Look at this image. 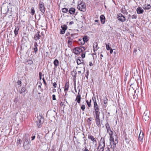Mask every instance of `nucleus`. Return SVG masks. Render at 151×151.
I'll list each match as a JSON object with an SVG mask.
<instances>
[{"mask_svg": "<svg viewBox=\"0 0 151 151\" xmlns=\"http://www.w3.org/2000/svg\"><path fill=\"white\" fill-rule=\"evenodd\" d=\"M121 12L124 14H127L128 13V12H127V9L124 6H122L121 10Z\"/></svg>", "mask_w": 151, "mask_h": 151, "instance_id": "18", "label": "nucleus"}, {"mask_svg": "<svg viewBox=\"0 0 151 151\" xmlns=\"http://www.w3.org/2000/svg\"><path fill=\"white\" fill-rule=\"evenodd\" d=\"M53 63L55 67H56L59 65V62L58 60L57 59H55L53 62Z\"/></svg>", "mask_w": 151, "mask_h": 151, "instance_id": "29", "label": "nucleus"}, {"mask_svg": "<svg viewBox=\"0 0 151 151\" xmlns=\"http://www.w3.org/2000/svg\"><path fill=\"white\" fill-rule=\"evenodd\" d=\"M105 146V142L104 140H103L102 139L100 140L99 145L98 148L99 151H104V147Z\"/></svg>", "mask_w": 151, "mask_h": 151, "instance_id": "5", "label": "nucleus"}, {"mask_svg": "<svg viewBox=\"0 0 151 151\" xmlns=\"http://www.w3.org/2000/svg\"><path fill=\"white\" fill-rule=\"evenodd\" d=\"M109 50L110 53L111 54L113 52V50L112 48H111V49Z\"/></svg>", "mask_w": 151, "mask_h": 151, "instance_id": "56", "label": "nucleus"}, {"mask_svg": "<svg viewBox=\"0 0 151 151\" xmlns=\"http://www.w3.org/2000/svg\"><path fill=\"white\" fill-rule=\"evenodd\" d=\"M76 61L77 62V64L78 65L82 64L83 65V69L84 71H85V67L84 65L85 63L83 62V60L82 59L81 57H78L76 59Z\"/></svg>", "mask_w": 151, "mask_h": 151, "instance_id": "7", "label": "nucleus"}, {"mask_svg": "<svg viewBox=\"0 0 151 151\" xmlns=\"http://www.w3.org/2000/svg\"><path fill=\"white\" fill-rule=\"evenodd\" d=\"M25 87H23L21 88V89H19V92L21 94L24 92L25 91Z\"/></svg>", "mask_w": 151, "mask_h": 151, "instance_id": "28", "label": "nucleus"}, {"mask_svg": "<svg viewBox=\"0 0 151 151\" xmlns=\"http://www.w3.org/2000/svg\"><path fill=\"white\" fill-rule=\"evenodd\" d=\"M39 77L40 79H41L42 78V73L41 72H40L39 73Z\"/></svg>", "mask_w": 151, "mask_h": 151, "instance_id": "55", "label": "nucleus"}, {"mask_svg": "<svg viewBox=\"0 0 151 151\" xmlns=\"http://www.w3.org/2000/svg\"><path fill=\"white\" fill-rule=\"evenodd\" d=\"M62 29H61L60 34H63L65 32V31L67 29V27L65 26H63V27L61 26Z\"/></svg>", "mask_w": 151, "mask_h": 151, "instance_id": "19", "label": "nucleus"}, {"mask_svg": "<svg viewBox=\"0 0 151 151\" xmlns=\"http://www.w3.org/2000/svg\"><path fill=\"white\" fill-rule=\"evenodd\" d=\"M91 99H90V100L89 101L88 100L86 101V102L88 106L89 107H90L91 106Z\"/></svg>", "mask_w": 151, "mask_h": 151, "instance_id": "39", "label": "nucleus"}, {"mask_svg": "<svg viewBox=\"0 0 151 151\" xmlns=\"http://www.w3.org/2000/svg\"><path fill=\"white\" fill-rule=\"evenodd\" d=\"M143 8L145 10H148L150 9L151 8V6L149 4H145L143 5Z\"/></svg>", "mask_w": 151, "mask_h": 151, "instance_id": "23", "label": "nucleus"}, {"mask_svg": "<svg viewBox=\"0 0 151 151\" xmlns=\"http://www.w3.org/2000/svg\"><path fill=\"white\" fill-rule=\"evenodd\" d=\"M35 134L34 135L33 134H32V137H31L32 138V140H33L35 139Z\"/></svg>", "mask_w": 151, "mask_h": 151, "instance_id": "49", "label": "nucleus"}, {"mask_svg": "<svg viewBox=\"0 0 151 151\" xmlns=\"http://www.w3.org/2000/svg\"><path fill=\"white\" fill-rule=\"evenodd\" d=\"M76 74L77 72L76 71L73 70L72 73V75L74 79H75L76 77Z\"/></svg>", "mask_w": 151, "mask_h": 151, "instance_id": "33", "label": "nucleus"}, {"mask_svg": "<svg viewBox=\"0 0 151 151\" xmlns=\"http://www.w3.org/2000/svg\"><path fill=\"white\" fill-rule=\"evenodd\" d=\"M125 141L126 142L127 144H129V140L127 138H126L125 139Z\"/></svg>", "mask_w": 151, "mask_h": 151, "instance_id": "50", "label": "nucleus"}, {"mask_svg": "<svg viewBox=\"0 0 151 151\" xmlns=\"http://www.w3.org/2000/svg\"><path fill=\"white\" fill-rule=\"evenodd\" d=\"M17 83L18 85H20V86L21 85V83H22V82H21V81H20V80H18Z\"/></svg>", "mask_w": 151, "mask_h": 151, "instance_id": "51", "label": "nucleus"}, {"mask_svg": "<svg viewBox=\"0 0 151 151\" xmlns=\"http://www.w3.org/2000/svg\"><path fill=\"white\" fill-rule=\"evenodd\" d=\"M30 13L32 15H34L35 14V11L34 7H32L30 9Z\"/></svg>", "mask_w": 151, "mask_h": 151, "instance_id": "30", "label": "nucleus"}, {"mask_svg": "<svg viewBox=\"0 0 151 151\" xmlns=\"http://www.w3.org/2000/svg\"><path fill=\"white\" fill-rule=\"evenodd\" d=\"M93 100V103H94V106H99L98 104L97 103L96 101V99H93V98H92Z\"/></svg>", "mask_w": 151, "mask_h": 151, "instance_id": "38", "label": "nucleus"}, {"mask_svg": "<svg viewBox=\"0 0 151 151\" xmlns=\"http://www.w3.org/2000/svg\"><path fill=\"white\" fill-rule=\"evenodd\" d=\"M39 33V32H37L34 36V39L36 41L40 39V36Z\"/></svg>", "mask_w": 151, "mask_h": 151, "instance_id": "22", "label": "nucleus"}, {"mask_svg": "<svg viewBox=\"0 0 151 151\" xmlns=\"http://www.w3.org/2000/svg\"><path fill=\"white\" fill-rule=\"evenodd\" d=\"M92 119L93 118H91V117H89V118L88 119L89 121H91L92 120Z\"/></svg>", "mask_w": 151, "mask_h": 151, "instance_id": "58", "label": "nucleus"}, {"mask_svg": "<svg viewBox=\"0 0 151 151\" xmlns=\"http://www.w3.org/2000/svg\"><path fill=\"white\" fill-rule=\"evenodd\" d=\"M1 10L2 12L4 14H6L9 11L8 6H7V7L3 8L2 9L1 8Z\"/></svg>", "mask_w": 151, "mask_h": 151, "instance_id": "16", "label": "nucleus"}, {"mask_svg": "<svg viewBox=\"0 0 151 151\" xmlns=\"http://www.w3.org/2000/svg\"><path fill=\"white\" fill-rule=\"evenodd\" d=\"M137 13L138 14H142L144 12V10L140 7H138L136 9Z\"/></svg>", "mask_w": 151, "mask_h": 151, "instance_id": "17", "label": "nucleus"}, {"mask_svg": "<svg viewBox=\"0 0 151 151\" xmlns=\"http://www.w3.org/2000/svg\"><path fill=\"white\" fill-rule=\"evenodd\" d=\"M88 74H89V71L88 70L86 72V75H85V77L87 79H88Z\"/></svg>", "mask_w": 151, "mask_h": 151, "instance_id": "47", "label": "nucleus"}, {"mask_svg": "<svg viewBox=\"0 0 151 151\" xmlns=\"http://www.w3.org/2000/svg\"><path fill=\"white\" fill-rule=\"evenodd\" d=\"M143 133L142 132V133L140 132L139 135V137L138 138V140L140 141H142L143 139Z\"/></svg>", "mask_w": 151, "mask_h": 151, "instance_id": "24", "label": "nucleus"}, {"mask_svg": "<svg viewBox=\"0 0 151 151\" xmlns=\"http://www.w3.org/2000/svg\"><path fill=\"white\" fill-rule=\"evenodd\" d=\"M67 38L69 39L68 41V44L70 45H71L72 44V42L73 40L71 38H70L69 37H68Z\"/></svg>", "mask_w": 151, "mask_h": 151, "instance_id": "32", "label": "nucleus"}, {"mask_svg": "<svg viewBox=\"0 0 151 151\" xmlns=\"http://www.w3.org/2000/svg\"><path fill=\"white\" fill-rule=\"evenodd\" d=\"M39 9L40 10L43 14L45 12V7L44 6V4L42 2L40 1L39 2Z\"/></svg>", "mask_w": 151, "mask_h": 151, "instance_id": "8", "label": "nucleus"}, {"mask_svg": "<svg viewBox=\"0 0 151 151\" xmlns=\"http://www.w3.org/2000/svg\"><path fill=\"white\" fill-rule=\"evenodd\" d=\"M81 97L76 96L75 101H76L78 103H80L81 102Z\"/></svg>", "mask_w": 151, "mask_h": 151, "instance_id": "36", "label": "nucleus"}, {"mask_svg": "<svg viewBox=\"0 0 151 151\" xmlns=\"http://www.w3.org/2000/svg\"><path fill=\"white\" fill-rule=\"evenodd\" d=\"M53 86H54V88H56V87L57 84H56V83L55 82H54L53 83Z\"/></svg>", "mask_w": 151, "mask_h": 151, "instance_id": "54", "label": "nucleus"}, {"mask_svg": "<svg viewBox=\"0 0 151 151\" xmlns=\"http://www.w3.org/2000/svg\"><path fill=\"white\" fill-rule=\"evenodd\" d=\"M56 91V90L55 89H53L52 90L53 92H55Z\"/></svg>", "mask_w": 151, "mask_h": 151, "instance_id": "63", "label": "nucleus"}, {"mask_svg": "<svg viewBox=\"0 0 151 151\" xmlns=\"http://www.w3.org/2000/svg\"><path fill=\"white\" fill-rule=\"evenodd\" d=\"M93 113L94 118L100 117V112L99 110H93Z\"/></svg>", "mask_w": 151, "mask_h": 151, "instance_id": "15", "label": "nucleus"}, {"mask_svg": "<svg viewBox=\"0 0 151 151\" xmlns=\"http://www.w3.org/2000/svg\"><path fill=\"white\" fill-rule=\"evenodd\" d=\"M23 147L25 150H27L30 147V141L27 138H25V141L24 142Z\"/></svg>", "mask_w": 151, "mask_h": 151, "instance_id": "4", "label": "nucleus"}, {"mask_svg": "<svg viewBox=\"0 0 151 151\" xmlns=\"http://www.w3.org/2000/svg\"><path fill=\"white\" fill-rule=\"evenodd\" d=\"M62 12L64 13H67L68 12V10L66 8H63L62 9Z\"/></svg>", "mask_w": 151, "mask_h": 151, "instance_id": "35", "label": "nucleus"}, {"mask_svg": "<svg viewBox=\"0 0 151 151\" xmlns=\"http://www.w3.org/2000/svg\"><path fill=\"white\" fill-rule=\"evenodd\" d=\"M96 124L98 127H101V120L100 117H95Z\"/></svg>", "mask_w": 151, "mask_h": 151, "instance_id": "13", "label": "nucleus"}, {"mask_svg": "<svg viewBox=\"0 0 151 151\" xmlns=\"http://www.w3.org/2000/svg\"><path fill=\"white\" fill-rule=\"evenodd\" d=\"M69 88V83L68 82H66L65 83V87L64 88V91L65 93V96H67V92Z\"/></svg>", "mask_w": 151, "mask_h": 151, "instance_id": "14", "label": "nucleus"}, {"mask_svg": "<svg viewBox=\"0 0 151 151\" xmlns=\"http://www.w3.org/2000/svg\"><path fill=\"white\" fill-rule=\"evenodd\" d=\"M86 48L84 47H76L73 48V52L76 54H78L80 52H82L83 50H85Z\"/></svg>", "mask_w": 151, "mask_h": 151, "instance_id": "3", "label": "nucleus"}, {"mask_svg": "<svg viewBox=\"0 0 151 151\" xmlns=\"http://www.w3.org/2000/svg\"><path fill=\"white\" fill-rule=\"evenodd\" d=\"M78 44L80 45H84L85 43V42L82 39H78Z\"/></svg>", "mask_w": 151, "mask_h": 151, "instance_id": "27", "label": "nucleus"}, {"mask_svg": "<svg viewBox=\"0 0 151 151\" xmlns=\"http://www.w3.org/2000/svg\"><path fill=\"white\" fill-rule=\"evenodd\" d=\"M108 99L106 96L104 98V104H107V103Z\"/></svg>", "mask_w": 151, "mask_h": 151, "instance_id": "40", "label": "nucleus"}, {"mask_svg": "<svg viewBox=\"0 0 151 151\" xmlns=\"http://www.w3.org/2000/svg\"><path fill=\"white\" fill-rule=\"evenodd\" d=\"M97 47H98V44L97 43H94L93 45V50H94V51H96L97 49Z\"/></svg>", "mask_w": 151, "mask_h": 151, "instance_id": "34", "label": "nucleus"}, {"mask_svg": "<svg viewBox=\"0 0 151 151\" xmlns=\"http://www.w3.org/2000/svg\"><path fill=\"white\" fill-rule=\"evenodd\" d=\"M89 65L90 66H91L93 65V64H92V63L91 62H90L89 63Z\"/></svg>", "mask_w": 151, "mask_h": 151, "instance_id": "64", "label": "nucleus"}, {"mask_svg": "<svg viewBox=\"0 0 151 151\" xmlns=\"http://www.w3.org/2000/svg\"><path fill=\"white\" fill-rule=\"evenodd\" d=\"M19 29V27L18 26L15 27V28L14 30V33L15 37H16L18 33V31Z\"/></svg>", "mask_w": 151, "mask_h": 151, "instance_id": "25", "label": "nucleus"}, {"mask_svg": "<svg viewBox=\"0 0 151 151\" xmlns=\"http://www.w3.org/2000/svg\"><path fill=\"white\" fill-rule=\"evenodd\" d=\"M93 110H99V106H93Z\"/></svg>", "mask_w": 151, "mask_h": 151, "instance_id": "46", "label": "nucleus"}, {"mask_svg": "<svg viewBox=\"0 0 151 151\" xmlns=\"http://www.w3.org/2000/svg\"><path fill=\"white\" fill-rule=\"evenodd\" d=\"M88 139H90L92 142V143L95 145H96L97 144V141L94 137L91 134H89L88 136Z\"/></svg>", "mask_w": 151, "mask_h": 151, "instance_id": "9", "label": "nucleus"}, {"mask_svg": "<svg viewBox=\"0 0 151 151\" xmlns=\"http://www.w3.org/2000/svg\"><path fill=\"white\" fill-rule=\"evenodd\" d=\"M21 140L20 139V138H18V139L17 141V145H19L20 144V142H21Z\"/></svg>", "mask_w": 151, "mask_h": 151, "instance_id": "42", "label": "nucleus"}, {"mask_svg": "<svg viewBox=\"0 0 151 151\" xmlns=\"http://www.w3.org/2000/svg\"><path fill=\"white\" fill-rule=\"evenodd\" d=\"M149 114L148 111H145L142 116L143 119H144L145 121L148 120L149 119Z\"/></svg>", "mask_w": 151, "mask_h": 151, "instance_id": "12", "label": "nucleus"}, {"mask_svg": "<svg viewBox=\"0 0 151 151\" xmlns=\"http://www.w3.org/2000/svg\"><path fill=\"white\" fill-rule=\"evenodd\" d=\"M100 19L101 23L102 24H104L105 21V18L104 16L101 15L100 17Z\"/></svg>", "mask_w": 151, "mask_h": 151, "instance_id": "21", "label": "nucleus"}, {"mask_svg": "<svg viewBox=\"0 0 151 151\" xmlns=\"http://www.w3.org/2000/svg\"><path fill=\"white\" fill-rule=\"evenodd\" d=\"M117 18L119 20L122 22H124L126 20L125 17L121 13L118 14Z\"/></svg>", "mask_w": 151, "mask_h": 151, "instance_id": "11", "label": "nucleus"}, {"mask_svg": "<svg viewBox=\"0 0 151 151\" xmlns=\"http://www.w3.org/2000/svg\"><path fill=\"white\" fill-rule=\"evenodd\" d=\"M42 85V83H39V85H38V87L41 88V86Z\"/></svg>", "mask_w": 151, "mask_h": 151, "instance_id": "61", "label": "nucleus"}, {"mask_svg": "<svg viewBox=\"0 0 151 151\" xmlns=\"http://www.w3.org/2000/svg\"><path fill=\"white\" fill-rule=\"evenodd\" d=\"M34 47L33 49L35 52L36 53L37 52V51L38 49L37 48V47L38 46V45L37 42H35L34 43Z\"/></svg>", "mask_w": 151, "mask_h": 151, "instance_id": "26", "label": "nucleus"}, {"mask_svg": "<svg viewBox=\"0 0 151 151\" xmlns=\"http://www.w3.org/2000/svg\"><path fill=\"white\" fill-rule=\"evenodd\" d=\"M83 151H89V150H88V149L86 148H85V150H83Z\"/></svg>", "mask_w": 151, "mask_h": 151, "instance_id": "62", "label": "nucleus"}, {"mask_svg": "<svg viewBox=\"0 0 151 151\" xmlns=\"http://www.w3.org/2000/svg\"><path fill=\"white\" fill-rule=\"evenodd\" d=\"M77 8L81 11L84 12L86 11V5L84 2H82L79 4Z\"/></svg>", "mask_w": 151, "mask_h": 151, "instance_id": "6", "label": "nucleus"}, {"mask_svg": "<svg viewBox=\"0 0 151 151\" xmlns=\"http://www.w3.org/2000/svg\"><path fill=\"white\" fill-rule=\"evenodd\" d=\"M68 37L73 40V39L77 37V35L75 34H72L70 35V36Z\"/></svg>", "mask_w": 151, "mask_h": 151, "instance_id": "31", "label": "nucleus"}, {"mask_svg": "<svg viewBox=\"0 0 151 151\" xmlns=\"http://www.w3.org/2000/svg\"><path fill=\"white\" fill-rule=\"evenodd\" d=\"M82 39L85 42H87L88 40V37L87 36H84L83 38Z\"/></svg>", "mask_w": 151, "mask_h": 151, "instance_id": "41", "label": "nucleus"}, {"mask_svg": "<svg viewBox=\"0 0 151 151\" xmlns=\"http://www.w3.org/2000/svg\"><path fill=\"white\" fill-rule=\"evenodd\" d=\"M60 105L61 106H63L64 105V103L62 102H61L60 103Z\"/></svg>", "mask_w": 151, "mask_h": 151, "instance_id": "60", "label": "nucleus"}, {"mask_svg": "<svg viewBox=\"0 0 151 151\" xmlns=\"http://www.w3.org/2000/svg\"><path fill=\"white\" fill-rule=\"evenodd\" d=\"M36 122L37 127L40 128L42 126V124L44 122V118L41 115H39L35 118Z\"/></svg>", "mask_w": 151, "mask_h": 151, "instance_id": "2", "label": "nucleus"}, {"mask_svg": "<svg viewBox=\"0 0 151 151\" xmlns=\"http://www.w3.org/2000/svg\"><path fill=\"white\" fill-rule=\"evenodd\" d=\"M81 56L82 58H84L85 57V52H83L81 55Z\"/></svg>", "mask_w": 151, "mask_h": 151, "instance_id": "44", "label": "nucleus"}, {"mask_svg": "<svg viewBox=\"0 0 151 151\" xmlns=\"http://www.w3.org/2000/svg\"><path fill=\"white\" fill-rule=\"evenodd\" d=\"M42 80H43V81L44 82V83L45 85V86H46L47 85V84L46 83V81H45V79L44 78H43Z\"/></svg>", "mask_w": 151, "mask_h": 151, "instance_id": "53", "label": "nucleus"}, {"mask_svg": "<svg viewBox=\"0 0 151 151\" xmlns=\"http://www.w3.org/2000/svg\"><path fill=\"white\" fill-rule=\"evenodd\" d=\"M75 9L74 8L71 7L68 10L69 12L68 13H69L70 14H73L75 13Z\"/></svg>", "mask_w": 151, "mask_h": 151, "instance_id": "20", "label": "nucleus"}, {"mask_svg": "<svg viewBox=\"0 0 151 151\" xmlns=\"http://www.w3.org/2000/svg\"><path fill=\"white\" fill-rule=\"evenodd\" d=\"M107 132L108 133L110 136V143L111 147L113 148V150L115 148L116 144L118 142L117 137L116 135L114 136L113 135V132L111 130L109 125L108 122H107L105 124Z\"/></svg>", "mask_w": 151, "mask_h": 151, "instance_id": "1", "label": "nucleus"}, {"mask_svg": "<svg viewBox=\"0 0 151 151\" xmlns=\"http://www.w3.org/2000/svg\"><path fill=\"white\" fill-rule=\"evenodd\" d=\"M80 90H79V92L78 93V95L76 96L79 97H81V96L80 94Z\"/></svg>", "mask_w": 151, "mask_h": 151, "instance_id": "57", "label": "nucleus"}, {"mask_svg": "<svg viewBox=\"0 0 151 151\" xmlns=\"http://www.w3.org/2000/svg\"><path fill=\"white\" fill-rule=\"evenodd\" d=\"M52 99L54 100H56V99L55 98V95L53 94L52 95Z\"/></svg>", "mask_w": 151, "mask_h": 151, "instance_id": "52", "label": "nucleus"}, {"mask_svg": "<svg viewBox=\"0 0 151 151\" xmlns=\"http://www.w3.org/2000/svg\"><path fill=\"white\" fill-rule=\"evenodd\" d=\"M106 49L107 50H109L111 49V48L109 47V43L108 44H106Z\"/></svg>", "mask_w": 151, "mask_h": 151, "instance_id": "43", "label": "nucleus"}, {"mask_svg": "<svg viewBox=\"0 0 151 151\" xmlns=\"http://www.w3.org/2000/svg\"><path fill=\"white\" fill-rule=\"evenodd\" d=\"M51 114H52V117H55V114H56V113H55V111H52V112Z\"/></svg>", "mask_w": 151, "mask_h": 151, "instance_id": "45", "label": "nucleus"}, {"mask_svg": "<svg viewBox=\"0 0 151 151\" xmlns=\"http://www.w3.org/2000/svg\"><path fill=\"white\" fill-rule=\"evenodd\" d=\"M93 100V103H94V106H99L98 104L97 103L96 101V99H93V98H92Z\"/></svg>", "mask_w": 151, "mask_h": 151, "instance_id": "37", "label": "nucleus"}, {"mask_svg": "<svg viewBox=\"0 0 151 151\" xmlns=\"http://www.w3.org/2000/svg\"><path fill=\"white\" fill-rule=\"evenodd\" d=\"M74 23V22L73 21H71L69 23V24L71 25Z\"/></svg>", "mask_w": 151, "mask_h": 151, "instance_id": "59", "label": "nucleus"}, {"mask_svg": "<svg viewBox=\"0 0 151 151\" xmlns=\"http://www.w3.org/2000/svg\"><path fill=\"white\" fill-rule=\"evenodd\" d=\"M137 16L136 12L133 15H131L130 14H129L127 17L128 20L129 22H130L132 19H136L137 18Z\"/></svg>", "mask_w": 151, "mask_h": 151, "instance_id": "10", "label": "nucleus"}, {"mask_svg": "<svg viewBox=\"0 0 151 151\" xmlns=\"http://www.w3.org/2000/svg\"><path fill=\"white\" fill-rule=\"evenodd\" d=\"M85 106L84 105H83L82 106H81V109L83 110V111H84L85 108Z\"/></svg>", "mask_w": 151, "mask_h": 151, "instance_id": "48", "label": "nucleus"}]
</instances>
